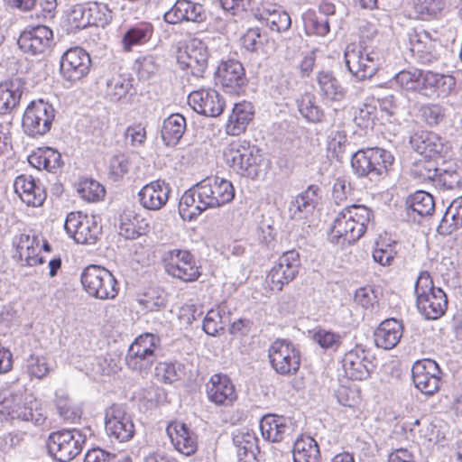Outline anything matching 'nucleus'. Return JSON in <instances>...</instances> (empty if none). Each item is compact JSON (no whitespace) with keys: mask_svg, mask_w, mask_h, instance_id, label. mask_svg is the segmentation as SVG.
Returning a JSON list of instances; mask_svg holds the SVG:
<instances>
[{"mask_svg":"<svg viewBox=\"0 0 462 462\" xmlns=\"http://www.w3.org/2000/svg\"><path fill=\"white\" fill-rule=\"evenodd\" d=\"M316 82L319 87V93L323 99L337 102L344 99L346 90L332 70H319L316 74Z\"/></svg>","mask_w":462,"mask_h":462,"instance_id":"obj_33","label":"nucleus"},{"mask_svg":"<svg viewBox=\"0 0 462 462\" xmlns=\"http://www.w3.org/2000/svg\"><path fill=\"white\" fill-rule=\"evenodd\" d=\"M403 334V326L396 319H385L374 331V343L377 347L393 349L400 342Z\"/></svg>","mask_w":462,"mask_h":462,"instance_id":"obj_30","label":"nucleus"},{"mask_svg":"<svg viewBox=\"0 0 462 462\" xmlns=\"http://www.w3.org/2000/svg\"><path fill=\"white\" fill-rule=\"evenodd\" d=\"M216 80L225 92L239 95L247 84L243 64L236 60H223L216 71Z\"/></svg>","mask_w":462,"mask_h":462,"instance_id":"obj_20","label":"nucleus"},{"mask_svg":"<svg viewBox=\"0 0 462 462\" xmlns=\"http://www.w3.org/2000/svg\"><path fill=\"white\" fill-rule=\"evenodd\" d=\"M313 339L324 349L337 350L342 343L340 334L325 329L315 332Z\"/></svg>","mask_w":462,"mask_h":462,"instance_id":"obj_60","label":"nucleus"},{"mask_svg":"<svg viewBox=\"0 0 462 462\" xmlns=\"http://www.w3.org/2000/svg\"><path fill=\"white\" fill-rule=\"evenodd\" d=\"M419 311L427 319H437L446 312L448 299L441 288L435 287L430 274L420 272L414 286Z\"/></svg>","mask_w":462,"mask_h":462,"instance_id":"obj_2","label":"nucleus"},{"mask_svg":"<svg viewBox=\"0 0 462 462\" xmlns=\"http://www.w3.org/2000/svg\"><path fill=\"white\" fill-rule=\"evenodd\" d=\"M55 118L53 106L40 98L31 101L23 115L22 127L30 137H40L51 129Z\"/></svg>","mask_w":462,"mask_h":462,"instance_id":"obj_7","label":"nucleus"},{"mask_svg":"<svg viewBox=\"0 0 462 462\" xmlns=\"http://www.w3.org/2000/svg\"><path fill=\"white\" fill-rule=\"evenodd\" d=\"M14 192L21 199L22 202H44L46 196L41 186L37 185L31 175H19L14 182Z\"/></svg>","mask_w":462,"mask_h":462,"instance_id":"obj_37","label":"nucleus"},{"mask_svg":"<svg viewBox=\"0 0 462 462\" xmlns=\"http://www.w3.org/2000/svg\"><path fill=\"white\" fill-rule=\"evenodd\" d=\"M86 292L98 300L115 299L118 294V283L115 276L105 267L96 264L87 266L80 275Z\"/></svg>","mask_w":462,"mask_h":462,"instance_id":"obj_5","label":"nucleus"},{"mask_svg":"<svg viewBox=\"0 0 462 462\" xmlns=\"http://www.w3.org/2000/svg\"><path fill=\"white\" fill-rule=\"evenodd\" d=\"M241 42L246 51L257 52L267 42V34L258 27L250 28L242 36Z\"/></svg>","mask_w":462,"mask_h":462,"instance_id":"obj_54","label":"nucleus"},{"mask_svg":"<svg viewBox=\"0 0 462 462\" xmlns=\"http://www.w3.org/2000/svg\"><path fill=\"white\" fill-rule=\"evenodd\" d=\"M208 400L217 406H231L237 399V393L231 379L222 374H213L206 383Z\"/></svg>","mask_w":462,"mask_h":462,"instance_id":"obj_25","label":"nucleus"},{"mask_svg":"<svg viewBox=\"0 0 462 462\" xmlns=\"http://www.w3.org/2000/svg\"><path fill=\"white\" fill-rule=\"evenodd\" d=\"M257 438L253 432L240 430L234 434L233 442L239 462H255L259 451Z\"/></svg>","mask_w":462,"mask_h":462,"instance_id":"obj_36","label":"nucleus"},{"mask_svg":"<svg viewBox=\"0 0 462 462\" xmlns=\"http://www.w3.org/2000/svg\"><path fill=\"white\" fill-rule=\"evenodd\" d=\"M152 33L153 26L150 23H139L130 27L122 38L124 50L130 51L133 47L146 43Z\"/></svg>","mask_w":462,"mask_h":462,"instance_id":"obj_42","label":"nucleus"},{"mask_svg":"<svg viewBox=\"0 0 462 462\" xmlns=\"http://www.w3.org/2000/svg\"><path fill=\"white\" fill-rule=\"evenodd\" d=\"M371 350L359 344L346 352L342 358L345 374L351 380H365L370 376L374 365Z\"/></svg>","mask_w":462,"mask_h":462,"instance_id":"obj_18","label":"nucleus"},{"mask_svg":"<svg viewBox=\"0 0 462 462\" xmlns=\"http://www.w3.org/2000/svg\"><path fill=\"white\" fill-rule=\"evenodd\" d=\"M378 104L382 112L389 116H397L407 111L409 99L402 92H397L378 98Z\"/></svg>","mask_w":462,"mask_h":462,"instance_id":"obj_46","label":"nucleus"},{"mask_svg":"<svg viewBox=\"0 0 462 462\" xmlns=\"http://www.w3.org/2000/svg\"><path fill=\"white\" fill-rule=\"evenodd\" d=\"M64 228L78 244L82 245L96 244L102 234L100 217L95 215L88 217L80 211L67 216Z\"/></svg>","mask_w":462,"mask_h":462,"instance_id":"obj_10","label":"nucleus"},{"mask_svg":"<svg viewBox=\"0 0 462 462\" xmlns=\"http://www.w3.org/2000/svg\"><path fill=\"white\" fill-rule=\"evenodd\" d=\"M105 430L112 441L124 443L134 438L135 426L126 405L113 404L106 409Z\"/></svg>","mask_w":462,"mask_h":462,"instance_id":"obj_8","label":"nucleus"},{"mask_svg":"<svg viewBox=\"0 0 462 462\" xmlns=\"http://www.w3.org/2000/svg\"><path fill=\"white\" fill-rule=\"evenodd\" d=\"M376 107L370 104H363L356 108L354 113L355 124L362 129L373 128Z\"/></svg>","mask_w":462,"mask_h":462,"instance_id":"obj_56","label":"nucleus"},{"mask_svg":"<svg viewBox=\"0 0 462 462\" xmlns=\"http://www.w3.org/2000/svg\"><path fill=\"white\" fill-rule=\"evenodd\" d=\"M268 357L273 369L281 375L295 374L300 365V352L288 339H276L268 349Z\"/></svg>","mask_w":462,"mask_h":462,"instance_id":"obj_9","label":"nucleus"},{"mask_svg":"<svg viewBox=\"0 0 462 462\" xmlns=\"http://www.w3.org/2000/svg\"><path fill=\"white\" fill-rule=\"evenodd\" d=\"M354 216L340 213L334 221L328 234V240L334 245L345 247L357 241L365 232V227L358 226L353 219Z\"/></svg>","mask_w":462,"mask_h":462,"instance_id":"obj_23","label":"nucleus"},{"mask_svg":"<svg viewBox=\"0 0 462 462\" xmlns=\"http://www.w3.org/2000/svg\"><path fill=\"white\" fill-rule=\"evenodd\" d=\"M443 225H447L449 231L462 226V204L448 205L442 217L440 227H442Z\"/></svg>","mask_w":462,"mask_h":462,"instance_id":"obj_61","label":"nucleus"},{"mask_svg":"<svg viewBox=\"0 0 462 462\" xmlns=\"http://www.w3.org/2000/svg\"><path fill=\"white\" fill-rule=\"evenodd\" d=\"M225 324L221 310L212 309L204 318L202 328L208 335L216 336L219 330L224 329Z\"/></svg>","mask_w":462,"mask_h":462,"instance_id":"obj_57","label":"nucleus"},{"mask_svg":"<svg viewBox=\"0 0 462 462\" xmlns=\"http://www.w3.org/2000/svg\"><path fill=\"white\" fill-rule=\"evenodd\" d=\"M298 111L308 122L319 123L324 117L323 109L317 105L316 97L311 92H304L296 98Z\"/></svg>","mask_w":462,"mask_h":462,"instance_id":"obj_43","label":"nucleus"},{"mask_svg":"<svg viewBox=\"0 0 462 462\" xmlns=\"http://www.w3.org/2000/svg\"><path fill=\"white\" fill-rule=\"evenodd\" d=\"M456 79L451 75L430 70L424 71L421 95L428 97H447L455 88Z\"/></svg>","mask_w":462,"mask_h":462,"instance_id":"obj_28","label":"nucleus"},{"mask_svg":"<svg viewBox=\"0 0 462 462\" xmlns=\"http://www.w3.org/2000/svg\"><path fill=\"white\" fill-rule=\"evenodd\" d=\"M304 29L309 35L325 36L330 30V19L324 14L309 10L302 14Z\"/></svg>","mask_w":462,"mask_h":462,"instance_id":"obj_48","label":"nucleus"},{"mask_svg":"<svg viewBox=\"0 0 462 462\" xmlns=\"http://www.w3.org/2000/svg\"><path fill=\"white\" fill-rule=\"evenodd\" d=\"M320 457L317 441L310 436H301L293 446L294 462H319Z\"/></svg>","mask_w":462,"mask_h":462,"instance_id":"obj_41","label":"nucleus"},{"mask_svg":"<svg viewBox=\"0 0 462 462\" xmlns=\"http://www.w3.org/2000/svg\"><path fill=\"white\" fill-rule=\"evenodd\" d=\"M181 371L173 363L162 362L155 367L156 378L164 383H172L180 379Z\"/></svg>","mask_w":462,"mask_h":462,"instance_id":"obj_58","label":"nucleus"},{"mask_svg":"<svg viewBox=\"0 0 462 462\" xmlns=\"http://www.w3.org/2000/svg\"><path fill=\"white\" fill-rule=\"evenodd\" d=\"M188 103L198 114L210 117L220 116L226 106L220 94L210 88H202L190 92L188 96Z\"/></svg>","mask_w":462,"mask_h":462,"instance_id":"obj_22","label":"nucleus"},{"mask_svg":"<svg viewBox=\"0 0 462 462\" xmlns=\"http://www.w3.org/2000/svg\"><path fill=\"white\" fill-rule=\"evenodd\" d=\"M90 66V56L84 49L70 48L60 58V73L64 80L76 83L89 73Z\"/></svg>","mask_w":462,"mask_h":462,"instance_id":"obj_16","label":"nucleus"},{"mask_svg":"<svg viewBox=\"0 0 462 462\" xmlns=\"http://www.w3.org/2000/svg\"><path fill=\"white\" fill-rule=\"evenodd\" d=\"M88 18L86 23L97 27H105L112 20V11L106 4L93 3L88 7Z\"/></svg>","mask_w":462,"mask_h":462,"instance_id":"obj_53","label":"nucleus"},{"mask_svg":"<svg viewBox=\"0 0 462 462\" xmlns=\"http://www.w3.org/2000/svg\"><path fill=\"white\" fill-rule=\"evenodd\" d=\"M207 12L204 6L190 0H177L173 6L167 11L164 21L170 24L181 22L203 23L207 20Z\"/></svg>","mask_w":462,"mask_h":462,"instance_id":"obj_26","label":"nucleus"},{"mask_svg":"<svg viewBox=\"0 0 462 462\" xmlns=\"http://www.w3.org/2000/svg\"><path fill=\"white\" fill-rule=\"evenodd\" d=\"M423 75L424 71L418 69H403L395 74L393 80L402 89L421 95Z\"/></svg>","mask_w":462,"mask_h":462,"instance_id":"obj_47","label":"nucleus"},{"mask_svg":"<svg viewBox=\"0 0 462 462\" xmlns=\"http://www.w3.org/2000/svg\"><path fill=\"white\" fill-rule=\"evenodd\" d=\"M30 165L38 170L54 171L61 166V155L51 147L38 148L28 156Z\"/></svg>","mask_w":462,"mask_h":462,"instance_id":"obj_38","label":"nucleus"},{"mask_svg":"<svg viewBox=\"0 0 462 462\" xmlns=\"http://www.w3.org/2000/svg\"><path fill=\"white\" fill-rule=\"evenodd\" d=\"M410 51L416 61L430 65L439 60L441 43L425 30L411 29L408 32Z\"/></svg>","mask_w":462,"mask_h":462,"instance_id":"obj_14","label":"nucleus"},{"mask_svg":"<svg viewBox=\"0 0 462 462\" xmlns=\"http://www.w3.org/2000/svg\"><path fill=\"white\" fill-rule=\"evenodd\" d=\"M345 212L349 216L352 214L354 217L352 219L358 225L363 226V227H367L370 220L373 217V212L369 208H367L364 204H351L347 208H346Z\"/></svg>","mask_w":462,"mask_h":462,"instance_id":"obj_63","label":"nucleus"},{"mask_svg":"<svg viewBox=\"0 0 462 462\" xmlns=\"http://www.w3.org/2000/svg\"><path fill=\"white\" fill-rule=\"evenodd\" d=\"M260 430L264 439L280 442L290 436L291 423L288 418L283 416L267 414L260 420Z\"/></svg>","mask_w":462,"mask_h":462,"instance_id":"obj_29","label":"nucleus"},{"mask_svg":"<svg viewBox=\"0 0 462 462\" xmlns=\"http://www.w3.org/2000/svg\"><path fill=\"white\" fill-rule=\"evenodd\" d=\"M85 436L78 430L53 432L48 439L49 452L60 462H69L82 450Z\"/></svg>","mask_w":462,"mask_h":462,"instance_id":"obj_11","label":"nucleus"},{"mask_svg":"<svg viewBox=\"0 0 462 462\" xmlns=\"http://www.w3.org/2000/svg\"><path fill=\"white\" fill-rule=\"evenodd\" d=\"M214 202H232L235 198V189L233 184L226 180H216L213 186Z\"/></svg>","mask_w":462,"mask_h":462,"instance_id":"obj_62","label":"nucleus"},{"mask_svg":"<svg viewBox=\"0 0 462 462\" xmlns=\"http://www.w3.org/2000/svg\"><path fill=\"white\" fill-rule=\"evenodd\" d=\"M79 197L86 202H99L106 195L105 187L93 179H81L76 186Z\"/></svg>","mask_w":462,"mask_h":462,"instance_id":"obj_49","label":"nucleus"},{"mask_svg":"<svg viewBox=\"0 0 462 462\" xmlns=\"http://www.w3.org/2000/svg\"><path fill=\"white\" fill-rule=\"evenodd\" d=\"M461 177L457 171L455 164H448L439 167L436 185L448 189H452L460 184Z\"/></svg>","mask_w":462,"mask_h":462,"instance_id":"obj_55","label":"nucleus"},{"mask_svg":"<svg viewBox=\"0 0 462 462\" xmlns=\"http://www.w3.org/2000/svg\"><path fill=\"white\" fill-rule=\"evenodd\" d=\"M226 163L241 176L255 179L261 172V155L246 142L232 143L224 152Z\"/></svg>","mask_w":462,"mask_h":462,"instance_id":"obj_6","label":"nucleus"},{"mask_svg":"<svg viewBox=\"0 0 462 462\" xmlns=\"http://www.w3.org/2000/svg\"><path fill=\"white\" fill-rule=\"evenodd\" d=\"M42 236L32 229H25L13 239V245L22 262L28 266H35L44 263V259L39 256Z\"/></svg>","mask_w":462,"mask_h":462,"instance_id":"obj_24","label":"nucleus"},{"mask_svg":"<svg viewBox=\"0 0 462 462\" xmlns=\"http://www.w3.org/2000/svg\"><path fill=\"white\" fill-rule=\"evenodd\" d=\"M412 148L425 157L433 158L442 152L444 143L442 138L434 132L420 131L411 136Z\"/></svg>","mask_w":462,"mask_h":462,"instance_id":"obj_32","label":"nucleus"},{"mask_svg":"<svg viewBox=\"0 0 462 462\" xmlns=\"http://www.w3.org/2000/svg\"><path fill=\"white\" fill-rule=\"evenodd\" d=\"M165 272L185 282H194L201 275L194 255L187 250L173 249L162 258Z\"/></svg>","mask_w":462,"mask_h":462,"instance_id":"obj_12","label":"nucleus"},{"mask_svg":"<svg viewBox=\"0 0 462 462\" xmlns=\"http://www.w3.org/2000/svg\"><path fill=\"white\" fill-rule=\"evenodd\" d=\"M344 56L348 71L358 80L371 79L378 69V56L374 52H363L347 46Z\"/></svg>","mask_w":462,"mask_h":462,"instance_id":"obj_21","label":"nucleus"},{"mask_svg":"<svg viewBox=\"0 0 462 462\" xmlns=\"http://www.w3.org/2000/svg\"><path fill=\"white\" fill-rule=\"evenodd\" d=\"M161 350V339L158 336L152 333L142 334L130 345L125 363L134 371L147 372L157 361Z\"/></svg>","mask_w":462,"mask_h":462,"instance_id":"obj_4","label":"nucleus"},{"mask_svg":"<svg viewBox=\"0 0 462 462\" xmlns=\"http://www.w3.org/2000/svg\"><path fill=\"white\" fill-rule=\"evenodd\" d=\"M213 197V186L204 180L186 190L180 202H214Z\"/></svg>","mask_w":462,"mask_h":462,"instance_id":"obj_52","label":"nucleus"},{"mask_svg":"<svg viewBox=\"0 0 462 462\" xmlns=\"http://www.w3.org/2000/svg\"><path fill=\"white\" fill-rule=\"evenodd\" d=\"M421 119L429 125H439L445 116V109L438 104H427L421 106L420 109Z\"/></svg>","mask_w":462,"mask_h":462,"instance_id":"obj_59","label":"nucleus"},{"mask_svg":"<svg viewBox=\"0 0 462 462\" xmlns=\"http://www.w3.org/2000/svg\"><path fill=\"white\" fill-rule=\"evenodd\" d=\"M166 431L178 452L188 457L193 455L198 449L197 435L185 423L171 421L167 426Z\"/></svg>","mask_w":462,"mask_h":462,"instance_id":"obj_27","label":"nucleus"},{"mask_svg":"<svg viewBox=\"0 0 462 462\" xmlns=\"http://www.w3.org/2000/svg\"><path fill=\"white\" fill-rule=\"evenodd\" d=\"M170 188L161 180H155L146 184L139 191L140 202H167L169 199Z\"/></svg>","mask_w":462,"mask_h":462,"instance_id":"obj_50","label":"nucleus"},{"mask_svg":"<svg viewBox=\"0 0 462 462\" xmlns=\"http://www.w3.org/2000/svg\"><path fill=\"white\" fill-rule=\"evenodd\" d=\"M0 415L5 420L32 421L36 426L43 425L47 414L36 399H25L9 390H0Z\"/></svg>","mask_w":462,"mask_h":462,"instance_id":"obj_1","label":"nucleus"},{"mask_svg":"<svg viewBox=\"0 0 462 462\" xmlns=\"http://www.w3.org/2000/svg\"><path fill=\"white\" fill-rule=\"evenodd\" d=\"M17 44L25 54L44 56L55 44L53 32L43 24L27 26L20 33Z\"/></svg>","mask_w":462,"mask_h":462,"instance_id":"obj_13","label":"nucleus"},{"mask_svg":"<svg viewBox=\"0 0 462 462\" xmlns=\"http://www.w3.org/2000/svg\"><path fill=\"white\" fill-rule=\"evenodd\" d=\"M133 208L132 204L119 208V215L115 219V225L118 226L119 235L126 239H135L141 235L137 228L138 214Z\"/></svg>","mask_w":462,"mask_h":462,"instance_id":"obj_39","label":"nucleus"},{"mask_svg":"<svg viewBox=\"0 0 462 462\" xmlns=\"http://www.w3.org/2000/svg\"><path fill=\"white\" fill-rule=\"evenodd\" d=\"M186 119L180 114H172L164 121L162 128V138L168 146L176 145L186 130Z\"/></svg>","mask_w":462,"mask_h":462,"instance_id":"obj_40","label":"nucleus"},{"mask_svg":"<svg viewBox=\"0 0 462 462\" xmlns=\"http://www.w3.org/2000/svg\"><path fill=\"white\" fill-rule=\"evenodd\" d=\"M208 50L207 43L198 38L190 39L180 51L178 63L182 69H189L197 78L203 77L208 67Z\"/></svg>","mask_w":462,"mask_h":462,"instance_id":"obj_19","label":"nucleus"},{"mask_svg":"<svg viewBox=\"0 0 462 462\" xmlns=\"http://www.w3.org/2000/svg\"><path fill=\"white\" fill-rule=\"evenodd\" d=\"M412 5L418 18L430 20L444 9L445 0H412Z\"/></svg>","mask_w":462,"mask_h":462,"instance_id":"obj_51","label":"nucleus"},{"mask_svg":"<svg viewBox=\"0 0 462 462\" xmlns=\"http://www.w3.org/2000/svg\"><path fill=\"white\" fill-rule=\"evenodd\" d=\"M253 117L254 110L251 103L244 101L235 104L226 125V134L234 136L241 134Z\"/></svg>","mask_w":462,"mask_h":462,"instance_id":"obj_34","label":"nucleus"},{"mask_svg":"<svg viewBox=\"0 0 462 462\" xmlns=\"http://www.w3.org/2000/svg\"><path fill=\"white\" fill-rule=\"evenodd\" d=\"M23 84L19 79L0 84V114L11 113L20 103Z\"/></svg>","mask_w":462,"mask_h":462,"instance_id":"obj_35","label":"nucleus"},{"mask_svg":"<svg viewBox=\"0 0 462 462\" xmlns=\"http://www.w3.org/2000/svg\"><path fill=\"white\" fill-rule=\"evenodd\" d=\"M300 266V254L291 250L283 253L266 276V282L272 291H282L298 274Z\"/></svg>","mask_w":462,"mask_h":462,"instance_id":"obj_15","label":"nucleus"},{"mask_svg":"<svg viewBox=\"0 0 462 462\" xmlns=\"http://www.w3.org/2000/svg\"><path fill=\"white\" fill-rule=\"evenodd\" d=\"M84 462H131V460L126 457L118 458L115 454L100 448H94L88 451Z\"/></svg>","mask_w":462,"mask_h":462,"instance_id":"obj_64","label":"nucleus"},{"mask_svg":"<svg viewBox=\"0 0 462 462\" xmlns=\"http://www.w3.org/2000/svg\"><path fill=\"white\" fill-rule=\"evenodd\" d=\"M23 369L30 380H42L49 374L51 365L47 356L32 353L24 359Z\"/></svg>","mask_w":462,"mask_h":462,"instance_id":"obj_45","label":"nucleus"},{"mask_svg":"<svg viewBox=\"0 0 462 462\" xmlns=\"http://www.w3.org/2000/svg\"><path fill=\"white\" fill-rule=\"evenodd\" d=\"M411 374L415 387L424 394L433 395L441 386L442 371L432 359L416 361L412 365Z\"/></svg>","mask_w":462,"mask_h":462,"instance_id":"obj_17","label":"nucleus"},{"mask_svg":"<svg viewBox=\"0 0 462 462\" xmlns=\"http://www.w3.org/2000/svg\"><path fill=\"white\" fill-rule=\"evenodd\" d=\"M132 79L126 74H114L106 79V95L112 102H117L130 92Z\"/></svg>","mask_w":462,"mask_h":462,"instance_id":"obj_44","label":"nucleus"},{"mask_svg":"<svg viewBox=\"0 0 462 462\" xmlns=\"http://www.w3.org/2000/svg\"><path fill=\"white\" fill-rule=\"evenodd\" d=\"M258 13L260 18L273 32H285L289 30L291 25L289 14L280 5L264 1L258 8Z\"/></svg>","mask_w":462,"mask_h":462,"instance_id":"obj_31","label":"nucleus"},{"mask_svg":"<svg viewBox=\"0 0 462 462\" xmlns=\"http://www.w3.org/2000/svg\"><path fill=\"white\" fill-rule=\"evenodd\" d=\"M392 153L381 148H367L356 152L351 158V167L358 177L378 181L387 173L388 167L393 162Z\"/></svg>","mask_w":462,"mask_h":462,"instance_id":"obj_3","label":"nucleus"}]
</instances>
